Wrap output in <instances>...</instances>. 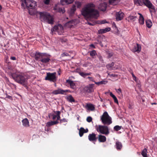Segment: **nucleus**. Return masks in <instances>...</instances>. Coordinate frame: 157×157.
<instances>
[{"mask_svg": "<svg viewBox=\"0 0 157 157\" xmlns=\"http://www.w3.org/2000/svg\"><path fill=\"white\" fill-rule=\"evenodd\" d=\"M89 140L91 142H96L98 139V137L96 136V134L94 133H92L90 134L88 136Z\"/></svg>", "mask_w": 157, "mask_h": 157, "instance_id": "obj_14", "label": "nucleus"}, {"mask_svg": "<svg viewBox=\"0 0 157 157\" xmlns=\"http://www.w3.org/2000/svg\"><path fill=\"white\" fill-rule=\"evenodd\" d=\"M76 10V6L74 5L72 6L71 8L70 11L69 12V15L71 16H72L74 14L75 11Z\"/></svg>", "mask_w": 157, "mask_h": 157, "instance_id": "obj_24", "label": "nucleus"}, {"mask_svg": "<svg viewBox=\"0 0 157 157\" xmlns=\"http://www.w3.org/2000/svg\"><path fill=\"white\" fill-rule=\"evenodd\" d=\"M73 22H74V21L73 20L70 21H68V22H67V24H70V23L72 24V23H73Z\"/></svg>", "mask_w": 157, "mask_h": 157, "instance_id": "obj_55", "label": "nucleus"}, {"mask_svg": "<svg viewBox=\"0 0 157 157\" xmlns=\"http://www.w3.org/2000/svg\"><path fill=\"white\" fill-rule=\"evenodd\" d=\"M122 127L119 126V125H116L114 127V130L115 131H117L120 129H121Z\"/></svg>", "mask_w": 157, "mask_h": 157, "instance_id": "obj_37", "label": "nucleus"}, {"mask_svg": "<svg viewBox=\"0 0 157 157\" xmlns=\"http://www.w3.org/2000/svg\"><path fill=\"white\" fill-rule=\"evenodd\" d=\"M114 63L112 62L110 64L109 63L107 65L106 67L109 70H111L113 69V67L114 65Z\"/></svg>", "mask_w": 157, "mask_h": 157, "instance_id": "obj_34", "label": "nucleus"}, {"mask_svg": "<svg viewBox=\"0 0 157 157\" xmlns=\"http://www.w3.org/2000/svg\"><path fill=\"white\" fill-rule=\"evenodd\" d=\"M113 55V53L112 52L110 53H108V56L107 57L108 58H109L111 57Z\"/></svg>", "mask_w": 157, "mask_h": 157, "instance_id": "obj_45", "label": "nucleus"}, {"mask_svg": "<svg viewBox=\"0 0 157 157\" xmlns=\"http://www.w3.org/2000/svg\"><path fill=\"white\" fill-rule=\"evenodd\" d=\"M2 9V7L1 5H0V11H1Z\"/></svg>", "mask_w": 157, "mask_h": 157, "instance_id": "obj_63", "label": "nucleus"}, {"mask_svg": "<svg viewBox=\"0 0 157 157\" xmlns=\"http://www.w3.org/2000/svg\"><path fill=\"white\" fill-rule=\"evenodd\" d=\"M128 18L130 20H132L135 18H136V16H129L128 17Z\"/></svg>", "mask_w": 157, "mask_h": 157, "instance_id": "obj_46", "label": "nucleus"}, {"mask_svg": "<svg viewBox=\"0 0 157 157\" xmlns=\"http://www.w3.org/2000/svg\"><path fill=\"white\" fill-rule=\"evenodd\" d=\"M60 112L59 111H54V113L50 114L49 115V117L50 118H52L53 120H54L57 118V120H59L60 119Z\"/></svg>", "mask_w": 157, "mask_h": 157, "instance_id": "obj_10", "label": "nucleus"}, {"mask_svg": "<svg viewBox=\"0 0 157 157\" xmlns=\"http://www.w3.org/2000/svg\"><path fill=\"white\" fill-rule=\"evenodd\" d=\"M67 120L65 118H63V119H61L60 120V123H61L63 122H67Z\"/></svg>", "mask_w": 157, "mask_h": 157, "instance_id": "obj_42", "label": "nucleus"}, {"mask_svg": "<svg viewBox=\"0 0 157 157\" xmlns=\"http://www.w3.org/2000/svg\"><path fill=\"white\" fill-rule=\"evenodd\" d=\"M78 7L79 6H80L81 5V3L80 2H78Z\"/></svg>", "mask_w": 157, "mask_h": 157, "instance_id": "obj_60", "label": "nucleus"}, {"mask_svg": "<svg viewBox=\"0 0 157 157\" xmlns=\"http://www.w3.org/2000/svg\"><path fill=\"white\" fill-rule=\"evenodd\" d=\"M67 39L65 38H60L59 40V42L61 43H65L66 42Z\"/></svg>", "mask_w": 157, "mask_h": 157, "instance_id": "obj_39", "label": "nucleus"}, {"mask_svg": "<svg viewBox=\"0 0 157 157\" xmlns=\"http://www.w3.org/2000/svg\"><path fill=\"white\" fill-rule=\"evenodd\" d=\"M106 138L105 136L101 135H98V140L99 142H104L106 141Z\"/></svg>", "mask_w": 157, "mask_h": 157, "instance_id": "obj_22", "label": "nucleus"}, {"mask_svg": "<svg viewBox=\"0 0 157 157\" xmlns=\"http://www.w3.org/2000/svg\"><path fill=\"white\" fill-rule=\"evenodd\" d=\"M111 30V29L109 27L106 28L104 29H101L98 31L99 34H103L109 32Z\"/></svg>", "mask_w": 157, "mask_h": 157, "instance_id": "obj_21", "label": "nucleus"}, {"mask_svg": "<svg viewBox=\"0 0 157 157\" xmlns=\"http://www.w3.org/2000/svg\"><path fill=\"white\" fill-rule=\"evenodd\" d=\"M87 131H86V130L82 127H81L79 130V134L80 136L82 137L84 133H86L88 131L87 129H86Z\"/></svg>", "mask_w": 157, "mask_h": 157, "instance_id": "obj_25", "label": "nucleus"}, {"mask_svg": "<svg viewBox=\"0 0 157 157\" xmlns=\"http://www.w3.org/2000/svg\"><path fill=\"white\" fill-rule=\"evenodd\" d=\"M147 149L145 148H144L141 152V155L143 157H147Z\"/></svg>", "mask_w": 157, "mask_h": 157, "instance_id": "obj_35", "label": "nucleus"}, {"mask_svg": "<svg viewBox=\"0 0 157 157\" xmlns=\"http://www.w3.org/2000/svg\"><path fill=\"white\" fill-rule=\"evenodd\" d=\"M134 4L137 6H142L144 5L149 8L151 13L156 12L155 6L149 0H134Z\"/></svg>", "mask_w": 157, "mask_h": 157, "instance_id": "obj_2", "label": "nucleus"}, {"mask_svg": "<svg viewBox=\"0 0 157 157\" xmlns=\"http://www.w3.org/2000/svg\"><path fill=\"white\" fill-rule=\"evenodd\" d=\"M116 91L119 94H120L121 93V90L120 88L118 89L117 90H116Z\"/></svg>", "mask_w": 157, "mask_h": 157, "instance_id": "obj_51", "label": "nucleus"}, {"mask_svg": "<svg viewBox=\"0 0 157 157\" xmlns=\"http://www.w3.org/2000/svg\"><path fill=\"white\" fill-rule=\"evenodd\" d=\"M8 68L10 70L11 69V67L10 66H8Z\"/></svg>", "mask_w": 157, "mask_h": 157, "instance_id": "obj_59", "label": "nucleus"}, {"mask_svg": "<svg viewBox=\"0 0 157 157\" xmlns=\"http://www.w3.org/2000/svg\"><path fill=\"white\" fill-rule=\"evenodd\" d=\"M10 59L11 60H14L16 59V58L14 56H11L10 58Z\"/></svg>", "mask_w": 157, "mask_h": 157, "instance_id": "obj_52", "label": "nucleus"}, {"mask_svg": "<svg viewBox=\"0 0 157 157\" xmlns=\"http://www.w3.org/2000/svg\"><path fill=\"white\" fill-rule=\"evenodd\" d=\"M110 95L113 98L115 103L118 104V100L116 97L113 94L112 92H110Z\"/></svg>", "mask_w": 157, "mask_h": 157, "instance_id": "obj_33", "label": "nucleus"}, {"mask_svg": "<svg viewBox=\"0 0 157 157\" xmlns=\"http://www.w3.org/2000/svg\"><path fill=\"white\" fill-rule=\"evenodd\" d=\"M79 74L83 77L85 78L87 76L86 73L83 72H80L79 73Z\"/></svg>", "mask_w": 157, "mask_h": 157, "instance_id": "obj_41", "label": "nucleus"}, {"mask_svg": "<svg viewBox=\"0 0 157 157\" xmlns=\"http://www.w3.org/2000/svg\"><path fill=\"white\" fill-rule=\"evenodd\" d=\"M86 107L87 108L88 110L91 111H93L95 109L94 105L91 104H87L86 105Z\"/></svg>", "mask_w": 157, "mask_h": 157, "instance_id": "obj_27", "label": "nucleus"}, {"mask_svg": "<svg viewBox=\"0 0 157 157\" xmlns=\"http://www.w3.org/2000/svg\"><path fill=\"white\" fill-rule=\"evenodd\" d=\"M124 14L121 10L119 12H117L116 14V19L117 21L121 20L124 17Z\"/></svg>", "mask_w": 157, "mask_h": 157, "instance_id": "obj_13", "label": "nucleus"}, {"mask_svg": "<svg viewBox=\"0 0 157 157\" xmlns=\"http://www.w3.org/2000/svg\"><path fill=\"white\" fill-rule=\"evenodd\" d=\"M94 84H91L89 85V86L85 87L84 88V90L89 93H90L94 91L93 87Z\"/></svg>", "mask_w": 157, "mask_h": 157, "instance_id": "obj_15", "label": "nucleus"}, {"mask_svg": "<svg viewBox=\"0 0 157 157\" xmlns=\"http://www.w3.org/2000/svg\"><path fill=\"white\" fill-rule=\"evenodd\" d=\"M140 15V18L139 20V23L141 25H143L144 23V18L142 15L140 13H138Z\"/></svg>", "mask_w": 157, "mask_h": 157, "instance_id": "obj_29", "label": "nucleus"}, {"mask_svg": "<svg viewBox=\"0 0 157 157\" xmlns=\"http://www.w3.org/2000/svg\"><path fill=\"white\" fill-rule=\"evenodd\" d=\"M12 77L16 82L23 86L25 85L27 83V79L25 78L24 75L22 73L19 74H13Z\"/></svg>", "mask_w": 157, "mask_h": 157, "instance_id": "obj_3", "label": "nucleus"}, {"mask_svg": "<svg viewBox=\"0 0 157 157\" xmlns=\"http://www.w3.org/2000/svg\"><path fill=\"white\" fill-rule=\"evenodd\" d=\"M21 6L22 9H25V8L27 2L28 0H21Z\"/></svg>", "mask_w": 157, "mask_h": 157, "instance_id": "obj_32", "label": "nucleus"}, {"mask_svg": "<svg viewBox=\"0 0 157 157\" xmlns=\"http://www.w3.org/2000/svg\"><path fill=\"white\" fill-rule=\"evenodd\" d=\"M51 55L46 53H44L42 59H40V61L44 63H48L50 61Z\"/></svg>", "mask_w": 157, "mask_h": 157, "instance_id": "obj_9", "label": "nucleus"}, {"mask_svg": "<svg viewBox=\"0 0 157 157\" xmlns=\"http://www.w3.org/2000/svg\"><path fill=\"white\" fill-rule=\"evenodd\" d=\"M55 85V86H56V83H55V85Z\"/></svg>", "mask_w": 157, "mask_h": 157, "instance_id": "obj_64", "label": "nucleus"}, {"mask_svg": "<svg viewBox=\"0 0 157 157\" xmlns=\"http://www.w3.org/2000/svg\"><path fill=\"white\" fill-rule=\"evenodd\" d=\"M101 122L104 125H109L112 123L111 118L107 112L104 113L101 118Z\"/></svg>", "mask_w": 157, "mask_h": 157, "instance_id": "obj_6", "label": "nucleus"}, {"mask_svg": "<svg viewBox=\"0 0 157 157\" xmlns=\"http://www.w3.org/2000/svg\"><path fill=\"white\" fill-rule=\"evenodd\" d=\"M63 28L61 24H59L57 25H55L53 29H52V31H56L58 33L59 35H61L63 32Z\"/></svg>", "mask_w": 157, "mask_h": 157, "instance_id": "obj_11", "label": "nucleus"}, {"mask_svg": "<svg viewBox=\"0 0 157 157\" xmlns=\"http://www.w3.org/2000/svg\"><path fill=\"white\" fill-rule=\"evenodd\" d=\"M111 75H112V76H113V77H115V74H112Z\"/></svg>", "mask_w": 157, "mask_h": 157, "instance_id": "obj_61", "label": "nucleus"}, {"mask_svg": "<svg viewBox=\"0 0 157 157\" xmlns=\"http://www.w3.org/2000/svg\"><path fill=\"white\" fill-rule=\"evenodd\" d=\"M115 147L117 150H121L122 147V145L121 143L119 141H117L116 142Z\"/></svg>", "mask_w": 157, "mask_h": 157, "instance_id": "obj_20", "label": "nucleus"}, {"mask_svg": "<svg viewBox=\"0 0 157 157\" xmlns=\"http://www.w3.org/2000/svg\"><path fill=\"white\" fill-rule=\"evenodd\" d=\"M86 121L88 122H90L92 121V118L91 117H88L86 118Z\"/></svg>", "mask_w": 157, "mask_h": 157, "instance_id": "obj_43", "label": "nucleus"}, {"mask_svg": "<svg viewBox=\"0 0 157 157\" xmlns=\"http://www.w3.org/2000/svg\"><path fill=\"white\" fill-rule=\"evenodd\" d=\"M96 84V85H99L100 84H105V81H101L100 82H96L95 81L94 82Z\"/></svg>", "mask_w": 157, "mask_h": 157, "instance_id": "obj_40", "label": "nucleus"}, {"mask_svg": "<svg viewBox=\"0 0 157 157\" xmlns=\"http://www.w3.org/2000/svg\"><path fill=\"white\" fill-rule=\"evenodd\" d=\"M22 124L24 126L26 127L29 126V122L27 118H25L22 121Z\"/></svg>", "mask_w": 157, "mask_h": 157, "instance_id": "obj_26", "label": "nucleus"}, {"mask_svg": "<svg viewBox=\"0 0 157 157\" xmlns=\"http://www.w3.org/2000/svg\"><path fill=\"white\" fill-rule=\"evenodd\" d=\"M39 14L40 15V18L42 20L48 24H53V18L49 13L45 12H39Z\"/></svg>", "mask_w": 157, "mask_h": 157, "instance_id": "obj_4", "label": "nucleus"}, {"mask_svg": "<svg viewBox=\"0 0 157 157\" xmlns=\"http://www.w3.org/2000/svg\"><path fill=\"white\" fill-rule=\"evenodd\" d=\"M51 0H45L44 1V3L45 4L48 5L50 2Z\"/></svg>", "mask_w": 157, "mask_h": 157, "instance_id": "obj_48", "label": "nucleus"}, {"mask_svg": "<svg viewBox=\"0 0 157 157\" xmlns=\"http://www.w3.org/2000/svg\"><path fill=\"white\" fill-rule=\"evenodd\" d=\"M91 74H92V73L91 72H90L89 73H86V75H87V76L90 75H91Z\"/></svg>", "mask_w": 157, "mask_h": 157, "instance_id": "obj_57", "label": "nucleus"}, {"mask_svg": "<svg viewBox=\"0 0 157 157\" xmlns=\"http://www.w3.org/2000/svg\"><path fill=\"white\" fill-rule=\"evenodd\" d=\"M59 123L57 121L48 122L47 123V126L48 127H50L52 125L58 124Z\"/></svg>", "mask_w": 157, "mask_h": 157, "instance_id": "obj_28", "label": "nucleus"}, {"mask_svg": "<svg viewBox=\"0 0 157 157\" xmlns=\"http://www.w3.org/2000/svg\"><path fill=\"white\" fill-rule=\"evenodd\" d=\"M95 5L92 3H88L82 9V14L87 19H97L99 15V12L95 9Z\"/></svg>", "mask_w": 157, "mask_h": 157, "instance_id": "obj_1", "label": "nucleus"}, {"mask_svg": "<svg viewBox=\"0 0 157 157\" xmlns=\"http://www.w3.org/2000/svg\"><path fill=\"white\" fill-rule=\"evenodd\" d=\"M146 22L147 27L149 28H151L152 25L151 21L150 20H147L146 21Z\"/></svg>", "mask_w": 157, "mask_h": 157, "instance_id": "obj_31", "label": "nucleus"}, {"mask_svg": "<svg viewBox=\"0 0 157 157\" xmlns=\"http://www.w3.org/2000/svg\"><path fill=\"white\" fill-rule=\"evenodd\" d=\"M107 22H106V21H104V20H103V21H102L101 22V24H104V23H106Z\"/></svg>", "mask_w": 157, "mask_h": 157, "instance_id": "obj_54", "label": "nucleus"}, {"mask_svg": "<svg viewBox=\"0 0 157 157\" xmlns=\"http://www.w3.org/2000/svg\"><path fill=\"white\" fill-rule=\"evenodd\" d=\"M69 56V54L67 53H63L61 55V56L62 57H64L65 56Z\"/></svg>", "mask_w": 157, "mask_h": 157, "instance_id": "obj_47", "label": "nucleus"}, {"mask_svg": "<svg viewBox=\"0 0 157 157\" xmlns=\"http://www.w3.org/2000/svg\"><path fill=\"white\" fill-rule=\"evenodd\" d=\"M131 74L132 75V77H133V80L136 81V77L134 75L133 73H132Z\"/></svg>", "mask_w": 157, "mask_h": 157, "instance_id": "obj_49", "label": "nucleus"}, {"mask_svg": "<svg viewBox=\"0 0 157 157\" xmlns=\"http://www.w3.org/2000/svg\"><path fill=\"white\" fill-rule=\"evenodd\" d=\"M87 78L89 79V80L93 82H95V81L94 80V78L92 77L88 76Z\"/></svg>", "mask_w": 157, "mask_h": 157, "instance_id": "obj_44", "label": "nucleus"}, {"mask_svg": "<svg viewBox=\"0 0 157 157\" xmlns=\"http://www.w3.org/2000/svg\"><path fill=\"white\" fill-rule=\"evenodd\" d=\"M97 56L98 58H99L100 61L102 63H103L104 60L103 59V58L102 56L99 54H98L97 55Z\"/></svg>", "mask_w": 157, "mask_h": 157, "instance_id": "obj_38", "label": "nucleus"}, {"mask_svg": "<svg viewBox=\"0 0 157 157\" xmlns=\"http://www.w3.org/2000/svg\"><path fill=\"white\" fill-rule=\"evenodd\" d=\"M90 47H93V48H95V46H94V45L93 44H91L90 45Z\"/></svg>", "mask_w": 157, "mask_h": 157, "instance_id": "obj_56", "label": "nucleus"}, {"mask_svg": "<svg viewBox=\"0 0 157 157\" xmlns=\"http://www.w3.org/2000/svg\"><path fill=\"white\" fill-rule=\"evenodd\" d=\"M90 56L92 57V58H94L95 56L96 55H97V54L95 50H93L89 52Z\"/></svg>", "mask_w": 157, "mask_h": 157, "instance_id": "obj_30", "label": "nucleus"}, {"mask_svg": "<svg viewBox=\"0 0 157 157\" xmlns=\"http://www.w3.org/2000/svg\"><path fill=\"white\" fill-rule=\"evenodd\" d=\"M36 6V2L34 1L28 0L27 2L26 6L28 10L29 14L30 15H33L35 14V8Z\"/></svg>", "mask_w": 157, "mask_h": 157, "instance_id": "obj_5", "label": "nucleus"}, {"mask_svg": "<svg viewBox=\"0 0 157 157\" xmlns=\"http://www.w3.org/2000/svg\"><path fill=\"white\" fill-rule=\"evenodd\" d=\"M45 79L46 80L55 82L57 80V77L56 76V73L55 72L52 73L50 72L47 73Z\"/></svg>", "mask_w": 157, "mask_h": 157, "instance_id": "obj_8", "label": "nucleus"}, {"mask_svg": "<svg viewBox=\"0 0 157 157\" xmlns=\"http://www.w3.org/2000/svg\"><path fill=\"white\" fill-rule=\"evenodd\" d=\"M70 92V91L69 90H63L60 88H58L57 90L53 91L52 93L55 95H57L59 94L66 95V93Z\"/></svg>", "mask_w": 157, "mask_h": 157, "instance_id": "obj_12", "label": "nucleus"}, {"mask_svg": "<svg viewBox=\"0 0 157 157\" xmlns=\"http://www.w3.org/2000/svg\"><path fill=\"white\" fill-rule=\"evenodd\" d=\"M67 100L70 102H74L75 100L73 97L71 95H70L68 96L67 98Z\"/></svg>", "mask_w": 157, "mask_h": 157, "instance_id": "obj_36", "label": "nucleus"}, {"mask_svg": "<svg viewBox=\"0 0 157 157\" xmlns=\"http://www.w3.org/2000/svg\"><path fill=\"white\" fill-rule=\"evenodd\" d=\"M66 82L70 85V87L71 89H74L75 88V84L73 81L69 79H67L66 80Z\"/></svg>", "mask_w": 157, "mask_h": 157, "instance_id": "obj_18", "label": "nucleus"}, {"mask_svg": "<svg viewBox=\"0 0 157 157\" xmlns=\"http://www.w3.org/2000/svg\"><path fill=\"white\" fill-rule=\"evenodd\" d=\"M141 50V47L140 45L138 44H136L134 46L133 48L132 49V51L133 52H136L138 53H139L140 52Z\"/></svg>", "mask_w": 157, "mask_h": 157, "instance_id": "obj_16", "label": "nucleus"}, {"mask_svg": "<svg viewBox=\"0 0 157 157\" xmlns=\"http://www.w3.org/2000/svg\"><path fill=\"white\" fill-rule=\"evenodd\" d=\"M95 128L98 132L103 134L107 135L109 133L108 127L106 125H96Z\"/></svg>", "mask_w": 157, "mask_h": 157, "instance_id": "obj_7", "label": "nucleus"}, {"mask_svg": "<svg viewBox=\"0 0 157 157\" xmlns=\"http://www.w3.org/2000/svg\"><path fill=\"white\" fill-rule=\"evenodd\" d=\"M44 53H41L39 52H36L34 56L35 59L36 60L40 61V59H42V56H43Z\"/></svg>", "mask_w": 157, "mask_h": 157, "instance_id": "obj_17", "label": "nucleus"}, {"mask_svg": "<svg viewBox=\"0 0 157 157\" xmlns=\"http://www.w3.org/2000/svg\"><path fill=\"white\" fill-rule=\"evenodd\" d=\"M6 98L10 99H11L12 98V97L11 96L8 95L7 94H6Z\"/></svg>", "mask_w": 157, "mask_h": 157, "instance_id": "obj_53", "label": "nucleus"}, {"mask_svg": "<svg viewBox=\"0 0 157 157\" xmlns=\"http://www.w3.org/2000/svg\"><path fill=\"white\" fill-rule=\"evenodd\" d=\"M88 24L90 25H93L94 24L92 23H91V22H88Z\"/></svg>", "mask_w": 157, "mask_h": 157, "instance_id": "obj_58", "label": "nucleus"}, {"mask_svg": "<svg viewBox=\"0 0 157 157\" xmlns=\"http://www.w3.org/2000/svg\"><path fill=\"white\" fill-rule=\"evenodd\" d=\"M151 104L152 105H156V103H151Z\"/></svg>", "mask_w": 157, "mask_h": 157, "instance_id": "obj_62", "label": "nucleus"}, {"mask_svg": "<svg viewBox=\"0 0 157 157\" xmlns=\"http://www.w3.org/2000/svg\"><path fill=\"white\" fill-rule=\"evenodd\" d=\"M59 11L60 12H62V13H64L65 12L64 9H63L62 8L59 9Z\"/></svg>", "mask_w": 157, "mask_h": 157, "instance_id": "obj_50", "label": "nucleus"}, {"mask_svg": "<svg viewBox=\"0 0 157 157\" xmlns=\"http://www.w3.org/2000/svg\"><path fill=\"white\" fill-rule=\"evenodd\" d=\"M106 4L105 3H102L100 4L98 8L101 11H104L106 9Z\"/></svg>", "mask_w": 157, "mask_h": 157, "instance_id": "obj_19", "label": "nucleus"}, {"mask_svg": "<svg viewBox=\"0 0 157 157\" xmlns=\"http://www.w3.org/2000/svg\"><path fill=\"white\" fill-rule=\"evenodd\" d=\"M74 0H61V3L62 5H67L72 3Z\"/></svg>", "mask_w": 157, "mask_h": 157, "instance_id": "obj_23", "label": "nucleus"}]
</instances>
